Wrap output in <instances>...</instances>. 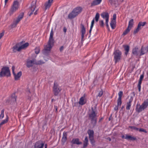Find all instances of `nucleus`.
<instances>
[{"label": "nucleus", "instance_id": "obj_29", "mask_svg": "<svg viewBox=\"0 0 148 148\" xmlns=\"http://www.w3.org/2000/svg\"><path fill=\"white\" fill-rule=\"evenodd\" d=\"M125 138L128 140H134L136 139V138L135 137H132L130 136L126 135V136Z\"/></svg>", "mask_w": 148, "mask_h": 148}, {"label": "nucleus", "instance_id": "obj_13", "mask_svg": "<svg viewBox=\"0 0 148 148\" xmlns=\"http://www.w3.org/2000/svg\"><path fill=\"white\" fill-rule=\"evenodd\" d=\"M88 133L89 135V138L92 143H94V131L92 130H89L88 131Z\"/></svg>", "mask_w": 148, "mask_h": 148}, {"label": "nucleus", "instance_id": "obj_46", "mask_svg": "<svg viewBox=\"0 0 148 148\" xmlns=\"http://www.w3.org/2000/svg\"><path fill=\"white\" fill-rule=\"evenodd\" d=\"M103 91L102 90L100 91L98 95V96L99 97H101L103 94Z\"/></svg>", "mask_w": 148, "mask_h": 148}, {"label": "nucleus", "instance_id": "obj_33", "mask_svg": "<svg viewBox=\"0 0 148 148\" xmlns=\"http://www.w3.org/2000/svg\"><path fill=\"white\" fill-rule=\"evenodd\" d=\"M133 19H132L129 21L127 27L131 29L132 27H133Z\"/></svg>", "mask_w": 148, "mask_h": 148}, {"label": "nucleus", "instance_id": "obj_63", "mask_svg": "<svg viewBox=\"0 0 148 148\" xmlns=\"http://www.w3.org/2000/svg\"><path fill=\"white\" fill-rule=\"evenodd\" d=\"M6 102H9V101L8 100Z\"/></svg>", "mask_w": 148, "mask_h": 148}, {"label": "nucleus", "instance_id": "obj_21", "mask_svg": "<svg viewBox=\"0 0 148 148\" xmlns=\"http://www.w3.org/2000/svg\"><path fill=\"white\" fill-rule=\"evenodd\" d=\"M53 0H48V1L45 3V10L50 7L53 3Z\"/></svg>", "mask_w": 148, "mask_h": 148}, {"label": "nucleus", "instance_id": "obj_61", "mask_svg": "<svg viewBox=\"0 0 148 148\" xmlns=\"http://www.w3.org/2000/svg\"><path fill=\"white\" fill-rule=\"evenodd\" d=\"M46 147V148H47V144H46L45 145V147Z\"/></svg>", "mask_w": 148, "mask_h": 148}, {"label": "nucleus", "instance_id": "obj_27", "mask_svg": "<svg viewBox=\"0 0 148 148\" xmlns=\"http://www.w3.org/2000/svg\"><path fill=\"white\" fill-rule=\"evenodd\" d=\"M116 21H111L110 23V26L112 29H114L116 27Z\"/></svg>", "mask_w": 148, "mask_h": 148}, {"label": "nucleus", "instance_id": "obj_57", "mask_svg": "<svg viewBox=\"0 0 148 148\" xmlns=\"http://www.w3.org/2000/svg\"><path fill=\"white\" fill-rule=\"evenodd\" d=\"M8 0H5V5H6V3L8 2Z\"/></svg>", "mask_w": 148, "mask_h": 148}, {"label": "nucleus", "instance_id": "obj_9", "mask_svg": "<svg viewBox=\"0 0 148 148\" xmlns=\"http://www.w3.org/2000/svg\"><path fill=\"white\" fill-rule=\"evenodd\" d=\"M53 89L54 95L56 96L58 95L62 90L58 84L55 82L54 83Z\"/></svg>", "mask_w": 148, "mask_h": 148}, {"label": "nucleus", "instance_id": "obj_52", "mask_svg": "<svg viewBox=\"0 0 148 148\" xmlns=\"http://www.w3.org/2000/svg\"><path fill=\"white\" fill-rule=\"evenodd\" d=\"M64 47L63 46H61L60 48V52H62L63 50Z\"/></svg>", "mask_w": 148, "mask_h": 148}, {"label": "nucleus", "instance_id": "obj_55", "mask_svg": "<svg viewBox=\"0 0 148 148\" xmlns=\"http://www.w3.org/2000/svg\"><path fill=\"white\" fill-rule=\"evenodd\" d=\"M42 63L41 62V61H38V62L36 63V64H42Z\"/></svg>", "mask_w": 148, "mask_h": 148}, {"label": "nucleus", "instance_id": "obj_14", "mask_svg": "<svg viewBox=\"0 0 148 148\" xmlns=\"http://www.w3.org/2000/svg\"><path fill=\"white\" fill-rule=\"evenodd\" d=\"M44 143L41 140H38L35 143L34 148H43Z\"/></svg>", "mask_w": 148, "mask_h": 148}, {"label": "nucleus", "instance_id": "obj_3", "mask_svg": "<svg viewBox=\"0 0 148 148\" xmlns=\"http://www.w3.org/2000/svg\"><path fill=\"white\" fill-rule=\"evenodd\" d=\"M82 8L80 7H76L68 15V18L70 19L74 18L82 11Z\"/></svg>", "mask_w": 148, "mask_h": 148}, {"label": "nucleus", "instance_id": "obj_31", "mask_svg": "<svg viewBox=\"0 0 148 148\" xmlns=\"http://www.w3.org/2000/svg\"><path fill=\"white\" fill-rule=\"evenodd\" d=\"M8 116L7 115L6 116V118L5 119L3 120L0 123V127L3 124L6 123L8 121Z\"/></svg>", "mask_w": 148, "mask_h": 148}, {"label": "nucleus", "instance_id": "obj_34", "mask_svg": "<svg viewBox=\"0 0 148 148\" xmlns=\"http://www.w3.org/2000/svg\"><path fill=\"white\" fill-rule=\"evenodd\" d=\"M29 45V44L28 42H26L24 44H23L20 46H19V48L21 49V50L22 49H23L27 48Z\"/></svg>", "mask_w": 148, "mask_h": 148}, {"label": "nucleus", "instance_id": "obj_41", "mask_svg": "<svg viewBox=\"0 0 148 148\" xmlns=\"http://www.w3.org/2000/svg\"><path fill=\"white\" fill-rule=\"evenodd\" d=\"M119 97L118 98L122 99V97L123 95V92L122 91H120L118 93Z\"/></svg>", "mask_w": 148, "mask_h": 148}, {"label": "nucleus", "instance_id": "obj_50", "mask_svg": "<svg viewBox=\"0 0 148 148\" xmlns=\"http://www.w3.org/2000/svg\"><path fill=\"white\" fill-rule=\"evenodd\" d=\"M4 32H2L0 33V39L4 36Z\"/></svg>", "mask_w": 148, "mask_h": 148}, {"label": "nucleus", "instance_id": "obj_25", "mask_svg": "<svg viewBox=\"0 0 148 148\" xmlns=\"http://www.w3.org/2000/svg\"><path fill=\"white\" fill-rule=\"evenodd\" d=\"M67 133L66 132H64L63 133V136L62 138V141L65 143L66 140L67 139Z\"/></svg>", "mask_w": 148, "mask_h": 148}, {"label": "nucleus", "instance_id": "obj_5", "mask_svg": "<svg viewBox=\"0 0 148 148\" xmlns=\"http://www.w3.org/2000/svg\"><path fill=\"white\" fill-rule=\"evenodd\" d=\"M10 72L9 68L7 66H4L0 72V76L3 77L6 76L7 77L10 76Z\"/></svg>", "mask_w": 148, "mask_h": 148}, {"label": "nucleus", "instance_id": "obj_28", "mask_svg": "<svg viewBox=\"0 0 148 148\" xmlns=\"http://www.w3.org/2000/svg\"><path fill=\"white\" fill-rule=\"evenodd\" d=\"M145 109L142 105H140L139 107H138V106L136 107V111L139 113L143 110H144Z\"/></svg>", "mask_w": 148, "mask_h": 148}, {"label": "nucleus", "instance_id": "obj_35", "mask_svg": "<svg viewBox=\"0 0 148 148\" xmlns=\"http://www.w3.org/2000/svg\"><path fill=\"white\" fill-rule=\"evenodd\" d=\"M142 105L145 109L148 106V99H146L142 104Z\"/></svg>", "mask_w": 148, "mask_h": 148}, {"label": "nucleus", "instance_id": "obj_10", "mask_svg": "<svg viewBox=\"0 0 148 148\" xmlns=\"http://www.w3.org/2000/svg\"><path fill=\"white\" fill-rule=\"evenodd\" d=\"M99 14L98 13H97L95 15V18L93 19L92 20L91 22V24L90 26V29L89 31V33L90 34L91 33L92 28L94 26L95 22V20L96 22H97L99 21Z\"/></svg>", "mask_w": 148, "mask_h": 148}, {"label": "nucleus", "instance_id": "obj_30", "mask_svg": "<svg viewBox=\"0 0 148 148\" xmlns=\"http://www.w3.org/2000/svg\"><path fill=\"white\" fill-rule=\"evenodd\" d=\"M16 97L15 96V93L12 94L11 98V102H15L16 101Z\"/></svg>", "mask_w": 148, "mask_h": 148}, {"label": "nucleus", "instance_id": "obj_8", "mask_svg": "<svg viewBox=\"0 0 148 148\" xmlns=\"http://www.w3.org/2000/svg\"><path fill=\"white\" fill-rule=\"evenodd\" d=\"M24 14L23 12L20 14L16 19L14 20L11 26L12 28L16 27L19 22L22 19L24 16Z\"/></svg>", "mask_w": 148, "mask_h": 148}, {"label": "nucleus", "instance_id": "obj_44", "mask_svg": "<svg viewBox=\"0 0 148 148\" xmlns=\"http://www.w3.org/2000/svg\"><path fill=\"white\" fill-rule=\"evenodd\" d=\"M116 14H114L113 16L112 19V20L111 21H116Z\"/></svg>", "mask_w": 148, "mask_h": 148}, {"label": "nucleus", "instance_id": "obj_47", "mask_svg": "<svg viewBox=\"0 0 148 148\" xmlns=\"http://www.w3.org/2000/svg\"><path fill=\"white\" fill-rule=\"evenodd\" d=\"M83 145V148H85L87 146L88 142L84 141Z\"/></svg>", "mask_w": 148, "mask_h": 148}, {"label": "nucleus", "instance_id": "obj_48", "mask_svg": "<svg viewBox=\"0 0 148 148\" xmlns=\"http://www.w3.org/2000/svg\"><path fill=\"white\" fill-rule=\"evenodd\" d=\"M139 132H143L145 133H147V131L145 129L142 128H140L139 129Z\"/></svg>", "mask_w": 148, "mask_h": 148}, {"label": "nucleus", "instance_id": "obj_36", "mask_svg": "<svg viewBox=\"0 0 148 148\" xmlns=\"http://www.w3.org/2000/svg\"><path fill=\"white\" fill-rule=\"evenodd\" d=\"M131 29L127 27V29L124 31L123 34V35L124 36L127 34L130 30Z\"/></svg>", "mask_w": 148, "mask_h": 148}, {"label": "nucleus", "instance_id": "obj_24", "mask_svg": "<svg viewBox=\"0 0 148 148\" xmlns=\"http://www.w3.org/2000/svg\"><path fill=\"white\" fill-rule=\"evenodd\" d=\"M34 62L35 61L34 60H27V66L28 68L31 67L34 63Z\"/></svg>", "mask_w": 148, "mask_h": 148}, {"label": "nucleus", "instance_id": "obj_53", "mask_svg": "<svg viewBox=\"0 0 148 148\" xmlns=\"http://www.w3.org/2000/svg\"><path fill=\"white\" fill-rule=\"evenodd\" d=\"M84 141L88 142V138L87 137H85Z\"/></svg>", "mask_w": 148, "mask_h": 148}, {"label": "nucleus", "instance_id": "obj_4", "mask_svg": "<svg viewBox=\"0 0 148 148\" xmlns=\"http://www.w3.org/2000/svg\"><path fill=\"white\" fill-rule=\"evenodd\" d=\"M19 6V2L18 1H14L8 13L10 15H12L18 9Z\"/></svg>", "mask_w": 148, "mask_h": 148}, {"label": "nucleus", "instance_id": "obj_42", "mask_svg": "<svg viewBox=\"0 0 148 148\" xmlns=\"http://www.w3.org/2000/svg\"><path fill=\"white\" fill-rule=\"evenodd\" d=\"M129 127L130 129H133L136 131H138L139 130V129L135 126H130Z\"/></svg>", "mask_w": 148, "mask_h": 148}, {"label": "nucleus", "instance_id": "obj_37", "mask_svg": "<svg viewBox=\"0 0 148 148\" xmlns=\"http://www.w3.org/2000/svg\"><path fill=\"white\" fill-rule=\"evenodd\" d=\"M4 110L2 109L1 111V114L0 115V119H2L4 116Z\"/></svg>", "mask_w": 148, "mask_h": 148}, {"label": "nucleus", "instance_id": "obj_39", "mask_svg": "<svg viewBox=\"0 0 148 148\" xmlns=\"http://www.w3.org/2000/svg\"><path fill=\"white\" fill-rule=\"evenodd\" d=\"M122 99L118 98L117 100V105L120 107L122 103Z\"/></svg>", "mask_w": 148, "mask_h": 148}, {"label": "nucleus", "instance_id": "obj_18", "mask_svg": "<svg viewBox=\"0 0 148 148\" xmlns=\"http://www.w3.org/2000/svg\"><path fill=\"white\" fill-rule=\"evenodd\" d=\"M133 100V98L131 97L129 99V101L127 102L126 107V109L127 110H129L130 109Z\"/></svg>", "mask_w": 148, "mask_h": 148}, {"label": "nucleus", "instance_id": "obj_23", "mask_svg": "<svg viewBox=\"0 0 148 148\" xmlns=\"http://www.w3.org/2000/svg\"><path fill=\"white\" fill-rule=\"evenodd\" d=\"M79 104L81 105H83L86 103V101L85 99V96L81 97L79 100Z\"/></svg>", "mask_w": 148, "mask_h": 148}, {"label": "nucleus", "instance_id": "obj_43", "mask_svg": "<svg viewBox=\"0 0 148 148\" xmlns=\"http://www.w3.org/2000/svg\"><path fill=\"white\" fill-rule=\"evenodd\" d=\"M35 51L36 53V54H38L40 51L39 48L38 47H36L35 49Z\"/></svg>", "mask_w": 148, "mask_h": 148}, {"label": "nucleus", "instance_id": "obj_22", "mask_svg": "<svg viewBox=\"0 0 148 148\" xmlns=\"http://www.w3.org/2000/svg\"><path fill=\"white\" fill-rule=\"evenodd\" d=\"M102 0H94L91 3V6L92 7L100 4Z\"/></svg>", "mask_w": 148, "mask_h": 148}, {"label": "nucleus", "instance_id": "obj_58", "mask_svg": "<svg viewBox=\"0 0 148 148\" xmlns=\"http://www.w3.org/2000/svg\"><path fill=\"white\" fill-rule=\"evenodd\" d=\"M122 138H125V136L124 135H123L122 136Z\"/></svg>", "mask_w": 148, "mask_h": 148}, {"label": "nucleus", "instance_id": "obj_40", "mask_svg": "<svg viewBox=\"0 0 148 148\" xmlns=\"http://www.w3.org/2000/svg\"><path fill=\"white\" fill-rule=\"evenodd\" d=\"M99 25L101 27H104V23L103 20H100L99 22Z\"/></svg>", "mask_w": 148, "mask_h": 148}, {"label": "nucleus", "instance_id": "obj_7", "mask_svg": "<svg viewBox=\"0 0 148 148\" xmlns=\"http://www.w3.org/2000/svg\"><path fill=\"white\" fill-rule=\"evenodd\" d=\"M113 54L115 62L116 63L121 60L122 53L120 51L117 50L114 52Z\"/></svg>", "mask_w": 148, "mask_h": 148}, {"label": "nucleus", "instance_id": "obj_16", "mask_svg": "<svg viewBox=\"0 0 148 148\" xmlns=\"http://www.w3.org/2000/svg\"><path fill=\"white\" fill-rule=\"evenodd\" d=\"M140 52V51L138 48L137 46L133 48L132 50V54L136 56H139Z\"/></svg>", "mask_w": 148, "mask_h": 148}, {"label": "nucleus", "instance_id": "obj_15", "mask_svg": "<svg viewBox=\"0 0 148 148\" xmlns=\"http://www.w3.org/2000/svg\"><path fill=\"white\" fill-rule=\"evenodd\" d=\"M148 52V46L146 47L142 46L140 50L139 56H141Z\"/></svg>", "mask_w": 148, "mask_h": 148}, {"label": "nucleus", "instance_id": "obj_64", "mask_svg": "<svg viewBox=\"0 0 148 148\" xmlns=\"http://www.w3.org/2000/svg\"><path fill=\"white\" fill-rule=\"evenodd\" d=\"M30 98V97H29H29H28V99H29Z\"/></svg>", "mask_w": 148, "mask_h": 148}, {"label": "nucleus", "instance_id": "obj_11", "mask_svg": "<svg viewBox=\"0 0 148 148\" xmlns=\"http://www.w3.org/2000/svg\"><path fill=\"white\" fill-rule=\"evenodd\" d=\"M12 73L14 76V79L15 80H18L20 78L22 75V72L19 71L17 74H16L14 72V70L15 67L14 66H13L12 68Z\"/></svg>", "mask_w": 148, "mask_h": 148}, {"label": "nucleus", "instance_id": "obj_2", "mask_svg": "<svg viewBox=\"0 0 148 148\" xmlns=\"http://www.w3.org/2000/svg\"><path fill=\"white\" fill-rule=\"evenodd\" d=\"M92 110L89 114V116L91 119V123L93 127L96 125L97 122L96 111L94 110L93 108H91Z\"/></svg>", "mask_w": 148, "mask_h": 148}, {"label": "nucleus", "instance_id": "obj_20", "mask_svg": "<svg viewBox=\"0 0 148 148\" xmlns=\"http://www.w3.org/2000/svg\"><path fill=\"white\" fill-rule=\"evenodd\" d=\"M71 143L73 144L77 145L81 144L82 142L79 141V140L78 138H74L71 141Z\"/></svg>", "mask_w": 148, "mask_h": 148}, {"label": "nucleus", "instance_id": "obj_49", "mask_svg": "<svg viewBox=\"0 0 148 148\" xmlns=\"http://www.w3.org/2000/svg\"><path fill=\"white\" fill-rule=\"evenodd\" d=\"M119 107V106L118 105L116 106L114 108V110L117 111L118 110Z\"/></svg>", "mask_w": 148, "mask_h": 148}, {"label": "nucleus", "instance_id": "obj_6", "mask_svg": "<svg viewBox=\"0 0 148 148\" xmlns=\"http://www.w3.org/2000/svg\"><path fill=\"white\" fill-rule=\"evenodd\" d=\"M36 1H32L31 6L30 8V10L28 12V14L29 16H31L33 14V12L36 10V11L34 12V14L36 15L37 14V11L38 9H36Z\"/></svg>", "mask_w": 148, "mask_h": 148}, {"label": "nucleus", "instance_id": "obj_59", "mask_svg": "<svg viewBox=\"0 0 148 148\" xmlns=\"http://www.w3.org/2000/svg\"><path fill=\"white\" fill-rule=\"evenodd\" d=\"M27 94H29L30 93V92L29 90L27 92Z\"/></svg>", "mask_w": 148, "mask_h": 148}, {"label": "nucleus", "instance_id": "obj_56", "mask_svg": "<svg viewBox=\"0 0 148 148\" xmlns=\"http://www.w3.org/2000/svg\"><path fill=\"white\" fill-rule=\"evenodd\" d=\"M109 2L111 4H112V0H109Z\"/></svg>", "mask_w": 148, "mask_h": 148}, {"label": "nucleus", "instance_id": "obj_1", "mask_svg": "<svg viewBox=\"0 0 148 148\" xmlns=\"http://www.w3.org/2000/svg\"><path fill=\"white\" fill-rule=\"evenodd\" d=\"M53 32L52 29L50 32V37L47 45L44 46V49L46 51H50L51 50L54 43V40L53 38Z\"/></svg>", "mask_w": 148, "mask_h": 148}, {"label": "nucleus", "instance_id": "obj_54", "mask_svg": "<svg viewBox=\"0 0 148 148\" xmlns=\"http://www.w3.org/2000/svg\"><path fill=\"white\" fill-rule=\"evenodd\" d=\"M63 31L65 32L66 33V29L65 27H64L63 28Z\"/></svg>", "mask_w": 148, "mask_h": 148}, {"label": "nucleus", "instance_id": "obj_12", "mask_svg": "<svg viewBox=\"0 0 148 148\" xmlns=\"http://www.w3.org/2000/svg\"><path fill=\"white\" fill-rule=\"evenodd\" d=\"M146 23V22H139L137 28L134 31V33L136 34L137 33L145 26Z\"/></svg>", "mask_w": 148, "mask_h": 148}, {"label": "nucleus", "instance_id": "obj_38", "mask_svg": "<svg viewBox=\"0 0 148 148\" xmlns=\"http://www.w3.org/2000/svg\"><path fill=\"white\" fill-rule=\"evenodd\" d=\"M144 74H142L140 76V79H139L138 83H139V84L142 83V81L144 78Z\"/></svg>", "mask_w": 148, "mask_h": 148}, {"label": "nucleus", "instance_id": "obj_17", "mask_svg": "<svg viewBox=\"0 0 148 148\" xmlns=\"http://www.w3.org/2000/svg\"><path fill=\"white\" fill-rule=\"evenodd\" d=\"M81 40L82 41H83L84 40L83 39L84 35L86 33V29L84 25L82 24H81Z\"/></svg>", "mask_w": 148, "mask_h": 148}, {"label": "nucleus", "instance_id": "obj_19", "mask_svg": "<svg viewBox=\"0 0 148 148\" xmlns=\"http://www.w3.org/2000/svg\"><path fill=\"white\" fill-rule=\"evenodd\" d=\"M101 17L103 19H105L106 21H109V14L108 12H104L101 14Z\"/></svg>", "mask_w": 148, "mask_h": 148}, {"label": "nucleus", "instance_id": "obj_60", "mask_svg": "<svg viewBox=\"0 0 148 148\" xmlns=\"http://www.w3.org/2000/svg\"><path fill=\"white\" fill-rule=\"evenodd\" d=\"M55 109H56V111H57V106L56 107Z\"/></svg>", "mask_w": 148, "mask_h": 148}, {"label": "nucleus", "instance_id": "obj_26", "mask_svg": "<svg viewBox=\"0 0 148 148\" xmlns=\"http://www.w3.org/2000/svg\"><path fill=\"white\" fill-rule=\"evenodd\" d=\"M19 44H16L13 47V51L15 52L17 51H20L21 50V49H19Z\"/></svg>", "mask_w": 148, "mask_h": 148}, {"label": "nucleus", "instance_id": "obj_62", "mask_svg": "<svg viewBox=\"0 0 148 148\" xmlns=\"http://www.w3.org/2000/svg\"><path fill=\"white\" fill-rule=\"evenodd\" d=\"M108 140L110 141L111 140V139L110 138H108Z\"/></svg>", "mask_w": 148, "mask_h": 148}, {"label": "nucleus", "instance_id": "obj_51", "mask_svg": "<svg viewBox=\"0 0 148 148\" xmlns=\"http://www.w3.org/2000/svg\"><path fill=\"white\" fill-rule=\"evenodd\" d=\"M108 21H106V26L108 28H109V26L108 24Z\"/></svg>", "mask_w": 148, "mask_h": 148}, {"label": "nucleus", "instance_id": "obj_32", "mask_svg": "<svg viewBox=\"0 0 148 148\" xmlns=\"http://www.w3.org/2000/svg\"><path fill=\"white\" fill-rule=\"evenodd\" d=\"M125 51V54L127 55L129 51L130 47L128 45H125L123 46Z\"/></svg>", "mask_w": 148, "mask_h": 148}, {"label": "nucleus", "instance_id": "obj_45", "mask_svg": "<svg viewBox=\"0 0 148 148\" xmlns=\"http://www.w3.org/2000/svg\"><path fill=\"white\" fill-rule=\"evenodd\" d=\"M141 84L138 83V86H137V87L138 88V90L139 92H140L141 91Z\"/></svg>", "mask_w": 148, "mask_h": 148}]
</instances>
